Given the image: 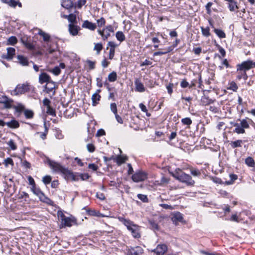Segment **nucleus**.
Returning a JSON list of instances; mask_svg holds the SVG:
<instances>
[{
    "instance_id": "1",
    "label": "nucleus",
    "mask_w": 255,
    "mask_h": 255,
    "mask_svg": "<svg viewBox=\"0 0 255 255\" xmlns=\"http://www.w3.org/2000/svg\"><path fill=\"white\" fill-rule=\"evenodd\" d=\"M172 176L180 182L185 183L187 186H193L195 181L192 179V177L187 174L183 172L180 169H175Z\"/></svg>"
},
{
    "instance_id": "2",
    "label": "nucleus",
    "mask_w": 255,
    "mask_h": 255,
    "mask_svg": "<svg viewBox=\"0 0 255 255\" xmlns=\"http://www.w3.org/2000/svg\"><path fill=\"white\" fill-rule=\"evenodd\" d=\"M119 220L123 223L131 232L132 236L135 238L140 237L139 226L134 224L131 221L122 217H119Z\"/></svg>"
},
{
    "instance_id": "3",
    "label": "nucleus",
    "mask_w": 255,
    "mask_h": 255,
    "mask_svg": "<svg viewBox=\"0 0 255 255\" xmlns=\"http://www.w3.org/2000/svg\"><path fill=\"white\" fill-rule=\"evenodd\" d=\"M57 216L61 220V224L62 227H70L73 225L76 224V220L75 218L65 216L61 211L57 212Z\"/></svg>"
},
{
    "instance_id": "4",
    "label": "nucleus",
    "mask_w": 255,
    "mask_h": 255,
    "mask_svg": "<svg viewBox=\"0 0 255 255\" xmlns=\"http://www.w3.org/2000/svg\"><path fill=\"white\" fill-rule=\"evenodd\" d=\"M48 164L54 172L61 173L63 175H65V173H69L68 169L67 168H66L56 162L48 160Z\"/></svg>"
},
{
    "instance_id": "5",
    "label": "nucleus",
    "mask_w": 255,
    "mask_h": 255,
    "mask_svg": "<svg viewBox=\"0 0 255 255\" xmlns=\"http://www.w3.org/2000/svg\"><path fill=\"white\" fill-rule=\"evenodd\" d=\"M29 86L28 83L18 84L14 90L11 91V94L15 96L23 94L29 91Z\"/></svg>"
},
{
    "instance_id": "6",
    "label": "nucleus",
    "mask_w": 255,
    "mask_h": 255,
    "mask_svg": "<svg viewBox=\"0 0 255 255\" xmlns=\"http://www.w3.org/2000/svg\"><path fill=\"white\" fill-rule=\"evenodd\" d=\"M253 67H255V62H254L252 60H247L237 65V71H246Z\"/></svg>"
},
{
    "instance_id": "7",
    "label": "nucleus",
    "mask_w": 255,
    "mask_h": 255,
    "mask_svg": "<svg viewBox=\"0 0 255 255\" xmlns=\"http://www.w3.org/2000/svg\"><path fill=\"white\" fill-rule=\"evenodd\" d=\"M147 178V174L142 171H139L135 172L132 176V179L134 182H139L145 180Z\"/></svg>"
},
{
    "instance_id": "8",
    "label": "nucleus",
    "mask_w": 255,
    "mask_h": 255,
    "mask_svg": "<svg viewBox=\"0 0 255 255\" xmlns=\"http://www.w3.org/2000/svg\"><path fill=\"white\" fill-rule=\"evenodd\" d=\"M13 102L12 100L5 96H2L0 97V103L2 104L5 108L9 109L12 108Z\"/></svg>"
},
{
    "instance_id": "9",
    "label": "nucleus",
    "mask_w": 255,
    "mask_h": 255,
    "mask_svg": "<svg viewBox=\"0 0 255 255\" xmlns=\"http://www.w3.org/2000/svg\"><path fill=\"white\" fill-rule=\"evenodd\" d=\"M6 53H3L1 55V58L9 60L13 58V56L15 55V50L13 47H8L6 49Z\"/></svg>"
},
{
    "instance_id": "10",
    "label": "nucleus",
    "mask_w": 255,
    "mask_h": 255,
    "mask_svg": "<svg viewBox=\"0 0 255 255\" xmlns=\"http://www.w3.org/2000/svg\"><path fill=\"white\" fill-rule=\"evenodd\" d=\"M80 30L79 26L74 24L70 23L68 25V31L72 36H76L78 34L79 31Z\"/></svg>"
},
{
    "instance_id": "11",
    "label": "nucleus",
    "mask_w": 255,
    "mask_h": 255,
    "mask_svg": "<svg viewBox=\"0 0 255 255\" xmlns=\"http://www.w3.org/2000/svg\"><path fill=\"white\" fill-rule=\"evenodd\" d=\"M135 91L138 92H143L145 91L144 85L138 78H136L134 81Z\"/></svg>"
},
{
    "instance_id": "12",
    "label": "nucleus",
    "mask_w": 255,
    "mask_h": 255,
    "mask_svg": "<svg viewBox=\"0 0 255 255\" xmlns=\"http://www.w3.org/2000/svg\"><path fill=\"white\" fill-rule=\"evenodd\" d=\"M167 247L164 244L159 245L153 251L157 255H163L167 251Z\"/></svg>"
},
{
    "instance_id": "13",
    "label": "nucleus",
    "mask_w": 255,
    "mask_h": 255,
    "mask_svg": "<svg viewBox=\"0 0 255 255\" xmlns=\"http://www.w3.org/2000/svg\"><path fill=\"white\" fill-rule=\"evenodd\" d=\"M82 27L94 31L96 29L97 25L95 23H92L87 20H85L82 23Z\"/></svg>"
},
{
    "instance_id": "14",
    "label": "nucleus",
    "mask_w": 255,
    "mask_h": 255,
    "mask_svg": "<svg viewBox=\"0 0 255 255\" xmlns=\"http://www.w3.org/2000/svg\"><path fill=\"white\" fill-rule=\"evenodd\" d=\"M50 77L46 73H42L39 76V82L42 84L48 83L50 81Z\"/></svg>"
},
{
    "instance_id": "15",
    "label": "nucleus",
    "mask_w": 255,
    "mask_h": 255,
    "mask_svg": "<svg viewBox=\"0 0 255 255\" xmlns=\"http://www.w3.org/2000/svg\"><path fill=\"white\" fill-rule=\"evenodd\" d=\"M38 34L41 36L43 38V40L46 43L48 42L50 40V35L40 29H38Z\"/></svg>"
},
{
    "instance_id": "16",
    "label": "nucleus",
    "mask_w": 255,
    "mask_h": 255,
    "mask_svg": "<svg viewBox=\"0 0 255 255\" xmlns=\"http://www.w3.org/2000/svg\"><path fill=\"white\" fill-rule=\"evenodd\" d=\"M101 90H97L96 92L93 94L92 96V105L94 106H96L98 101L100 100L101 96L99 94Z\"/></svg>"
},
{
    "instance_id": "17",
    "label": "nucleus",
    "mask_w": 255,
    "mask_h": 255,
    "mask_svg": "<svg viewBox=\"0 0 255 255\" xmlns=\"http://www.w3.org/2000/svg\"><path fill=\"white\" fill-rule=\"evenodd\" d=\"M5 125L10 128H17L19 127V124L18 121L12 119L9 122L5 123Z\"/></svg>"
},
{
    "instance_id": "18",
    "label": "nucleus",
    "mask_w": 255,
    "mask_h": 255,
    "mask_svg": "<svg viewBox=\"0 0 255 255\" xmlns=\"http://www.w3.org/2000/svg\"><path fill=\"white\" fill-rule=\"evenodd\" d=\"M2 2L8 5L9 6L14 8L18 4L19 7L21 6V4L15 0H1Z\"/></svg>"
},
{
    "instance_id": "19",
    "label": "nucleus",
    "mask_w": 255,
    "mask_h": 255,
    "mask_svg": "<svg viewBox=\"0 0 255 255\" xmlns=\"http://www.w3.org/2000/svg\"><path fill=\"white\" fill-rule=\"evenodd\" d=\"M17 59L18 62L22 66H26L28 65V61L26 57L22 55H18Z\"/></svg>"
},
{
    "instance_id": "20",
    "label": "nucleus",
    "mask_w": 255,
    "mask_h": 255,
    "mask_svg": "<svg viewBox=\"0 0 255 255\" xmlns=\"http://www.w3.org/2000/svg\"><path fill=\"white\" fill-rule=\"evenodd\" d=\"M214 100L209 99L207 97H203L201 100V103L203 106H207L213 103Z\"/></svg>"
},
{
    "instance_id": "21",
    "label": "nucleus",
    "mask_w": 255,
    "mask_h": 255,
    "mask_svg": "<svg viewBox=\"0 0 255 255\" xmlns=\"http://www.w3.org/2000/svg\"><path fill=\"white\" fill-rule=\"evenodd\" d=\"M62 6L67 9H69L73 6V3L71 0H62Z\"/></svg>"
},
{
    "instance_id": "22",
    "label": "nucleus",
    "mask_w": 255,
    "mask_h": 255,
    "mask_svg": "<svg viewBox=\"0 0 255 255\" xmlns=\"http://www.w3.org/2000/svg\"><path fill=\"white\" fill-rule=\"evenodd\" d=\"M68 172L65 173L64 175L67 176L68 178H71L73 181H78L80 179L79 174L75 175L72 172L68 170Z\"/></svg>"
},
{
    "instance_id": "23",
    "label": "nucleus",
    "mask_w": 255,
    "mask_h": 255,
    "mask_svg": "<svg viewBox=\"0 0 255 255\" xmlns=\"http://www.w3.org/2000/svg\"><path fill=\"white\" fill-rule=\"evenodd\" d=\"M31 190L33 193V194H34L39 197V199H40V197H41L43 195V193L41 192L39 188H37L36 187V186H31Z\"/></svg>"
},
{
    "instance_id": "24",
    "label": "nucleus",
    "mask_w": 255,
    "mask_h": 255,
    "mask_svg": "<svg viewBox=\"0 0 255 255\" xmlns=\"http://www.w3.org/2000/svg\"><path fill=\"white\" fill-rule=\"evenodd\" d=\"M234 127L235 128L234 129V132H236L238 134L244 133L245 132V129L243 128L239 124L236 123L234 125Z\"/></svg>"
},
{
    "instance_id": "25",
    "label": "nucleus",
    "mask_w": 255,
    "mask_h": 255,
    "mask_svg": "<svg viewBox=\"0 0 255 255\" xmlns=\"http://www.w3.org/2000/svg\"><path fill=\"white\" fill-rule=\"evenodd\" d=\"M228 7L231 11H236L239 8L235 1L228 3Z\"/></svg>"
},
{
    "instance_id": "26",
    "label": "nucleus",
    "mask_w": 255,
    "mask_h": 255,
    "mask_svg": "<svg viewBox=\"0 0 255 255\" xmlns=\"http://www.w3.org/2000/svg\"><path fill=\"white\" fill-rule=\"evenodd\" d=\"M39 200L44 202L45 203L48 205H53L54 202L53 201H52L51 199H50L49 198L46 197L45 195L43 194V195L40 197V198Z\"/></svg>"
},
{
    "instance_id": "27",
    "label": "nucleus",
    "mask_w": 255,
    "mask_h": 255,
    "mask_svg": "<svg viewBox=\"0 0 255 255\" xmlns=\"http://www.w3.org/2000/svg\"><path fill=\"white\" fill-rule=\"evenodd\" d=\"M17 42V39L15 36H11L9 37L6 41V44L8 45H14Z\"/></svg>"
},
{
    "instance_id": "28",
    "label": "nucleus",
    "mask_w": 255,
    "mask_h": 255,
    "mask_svg": "<svg viewBox=\"0 0 255 255\" xmlns=\"http://www.w3.org/2000/svg\"><path fill=\"white\" fill-rule=\"evenodd\" d=\"M55 87V83L52 80H50L46 85V89L47 92H51Z\"/></svg>"
},
{
    "instance_id": "29",
    "label": "nucleus",
    "mask_w": 255,
    "mask_h": 255,
    "mask_svg": "<svg viewBox=\"0 0 255 255\" xmlns=\"http://www.w3.org/2000/svg\"><path fill=\"white\" fill-rule=\"evenodd\" d=\"M230 180L229 181H226L225 182V184L226 185H231L233 184L235 180L238 179V176L234 174H231L230 175Z\"/></svg>"
},
{
    "instance_id": "30",
    "label": "nucleus",
    "mask_w": 255,
    "mask_h": 255,
    "mask_svg": "<svg viewBox=\"0 0 255 255\" xmlns=\"http://www.w3.org/2000/svg\"><path fill=\"white\" fill-rule=\"evenodd\" d=\"M116 37L117 39L121 42L124 41L126 39L125 35L123 32L120 31L116 32Z\"/></svg>"
},
{
    "instance_id": "31",
    "label": "nucleus",
    "mask_w": 255,
    "mask_h": 255,
    "mask_svg": "<svg viewBox=\"0 0 255 255\" xmlns=\"http://www.w3.org/2000/svg\"><path fill=\"white\" fill-rule=\"evenodd\" d=\"M108 80L110 82H113L117 80V74L116 72H112L110 73L108 77Z\"/></svg>"
},
{
    "instance_id": "32",
    "label": "nucleus",
    "mask_w": 255,
    "mask_h": 255,
    "mask_svg": "<svg viewBox=\"0 0 255 255\" xmlns=\"http://www.w3.org/2000/svg\"><path fill=\"white\" fill-rule=\"evenodd\" d=\"M214 31L219 38H224L226 37V34L222 30L214 28Z\"/></svg>"
},
{
    "instance_id": "33",
    "label": "nucleus",
    "mask_w": 255,
    "mask_h": 255,
    "mask_svg": "<svg viewBox=\"0 0 255 255\" xmlns=\"http://www.w3.org/2000/svg\"><path fill=\"white\" fill-rule=\"evenodd\" d=\"M173 50V48L172 47H169L167 49H165L164 51H157L154 53V56H158L161 55L163 54H166Z\"/></svg>"
},
{
    "instance_id": "34",
    "label": "nucleus",
    "mask_w": 255,
    "mask_h": 255,
    "mask_svg": "<svg viewBox=\"0 0 255 255\" xmlns=\"http://www.w3.org/2000/svg\"><path fill=\"white\" fill-rule=\"evenodd\" d=\"M103 49V45L101 43H97L95 44L94 50L96 51L97 54H99Z\"/></svg>"
},
{
    "instance_id": "35",
    "label": "nucleus",
    "mask_w": 255,
    "mask_h": 255,
    "mask_svg": "<svg viewBox=\"0 0 255 255\" xmlns=\"http://www.w3.org/2000/svg\"><path fill=\"white\" fill-rule=\"evenodd\" d=\"M127 159L128 158L127 156H118L116 159L117 163L118 165H121V164L125 162Z\"/></svg>"
},
{
    "instance_id": "36",
    "label": "nucleus",
    "mask_w": 255,
    "mask_h": 255,
    "mask_svg": "<svg viewBox=\"0 0 255 255\" xmlns=\"http://www.w3.org/2000/svg\"><path fill=\"white\" fill-rule=\"evenodd\" d=\"M243 143V141L242 140H237L234 141H232L231 143V145L233 148H236L238 147H241L242 146V144Z\"/></svg>"
},
{
    "instance_id": "37",
    "label": "nucleus",
    "mask_w": 255,
    "mask_h": 255,
    "mask_svg": "<svg viewBox=\"0 0 255 255\" xmlns=\"http://www.w3.org/2000/svg\"><path fill=\"white\" fill-rule=\"evenodd\" d=\"M201 29L202 33L204 36L208 37L210 35V28L209 27L206 28L201 27Z\"/></svg>"
},
{
    "instance_id": "38",
    "label": "nucleus",
    "mask_w": 255,
    "mask_h": 255,
    "mask_svg": "<svg viewBox=\"0 0 255 255\" xmlns=\"http://www.w3.org/2000/svg\"><path fill=\"white\" fill-rule=\"evenodd\" d=\"M239 74L237 76V78L239 80L243 78L245 80H246L248 78V76L246 71H239Z\"/></svg>"
},
{
    "instance_id": "39",
    "label": "nucleus",
    "mask_w": 255,
    "mask_h": 255,
    "mask_svg": "<svg viewBox=\"0 0 255 255\" xmlns=\"http://www.w3.org/2000/svg\"><path fill=\"white\" fill-rule=\"evenodd\" d=\"M246 163L250 167H254L255 163L254 160L251 157H248L245 160Z\"/></svg>"
},
{
    "instance_id": "40",
    "label": "nucleus",
    "mask_w": 255,
    "mask_h": 255,
    "mask_svg": "<svg viewBox=\"0 0 255 255\" xmlns=\"http://www.w3.org/2000/svg\"><path fill=\"white\" fill-rule=\"evenodd\" d=\"M24 115L27 119H31L33 117L34 113L31 110H25L24 111Z\"/></svg>"
},
{
    "instance_id": "41",
    "label": "nucleus",
    "mask_w": 255,
    "mask_h": 255,
    "mask_svg": "<svg viewBox=\"0 0 255 255\" xmlns=\"http://www.w3.org/2000/svg\"><path fill=\"white\" fill-rule=\"evenodd\" d=\"M22 43L28 49L33 50L34 49V46L32 43L27 41H22Z\"/></svg>"
},
{
    "instance_id": "42",
    "label": "nucleus",
    "mask_w": 255,
    "mask_h": 255,
    "mask_svg": "<svg viewBox=\"0 0 255 255\" xmlns=\"http://www.w3.org/2000/svg\"><path fill=\"white\" fill-rule=\"evenodd\" d=\"M104 32H105V30H104V29L103 30H98V32L99 33V34L100 35H101V36L102 37L103 39L104 40H106L109 36H110V33H109V32H107V33L104 34Z\"/></svg>"
},
{
    "instance_id": "43",
    "label": "nucleus",
    "mask_w": 255,
    "mask_h": 255,
    "mask_svg": "<svg viewBox=\"0 0 255 255\" xmlns=\"http://www.w3.org/2000/svg\"><path fill=\"white\" fill-rule=\"evenodd\" d=\"M238 88V87L236 83L234 82H232L229 84L228 89L232 90L233 91H236Z\"/></svg>"
},
{
    "instance_id": "44",
    "label": "nucleus",
    "mask_w": 255,
    "mask_h": 255,
    "mask_svg": "<svg viewBox=\"0 0 255 255\" xmlns=\"http://www.w3.org/2000/svg\"><path fill=\"white\" fill-rule=\"evenodd\" d=\"M3 164L5 167H7L8 165L13 166L14 163L12 159L11 158L8 157L4 160Z\"/></svg>"
},
{
    "instance_id": "45",
    "label": "nucleus",
    "mask_w": 255,
    "mask_h": 255,
    "mask_svg": "<svg viewBox=\"0 0 255 255\" xmlns=\"http://www.w3.org/2000/svg\"><path fill=\"white\" fill-rule=\"evenodd\" d=\"M12 107L17 112H21L24 109V106L21 104H18L17 105L12 106Z\"/></svg>"
},
{
    "instance_id": "46",
    "label": "nucleus",
    "mask_w": 255,
    "mask_h": 255,
    "mask_svg": "<svg viewBox=\"0 0 255 255\" xmlns=\"http://www.w3.org/2000/svg\"><path fill=\"white\" fill-rule=\"evenodd\" d=\"M181 122L184 125L190 126L192 124V121L190 118H185L181 120Z\"/></svg>"
},
{
    "instance_id": "47",
    "label": "nucleus",
    "mask_w": 255,
    "mask_h": 255,
    "mask_svg": "<svg viewBox=\"0 0 255 255\" xmlns=\"http://www.w3.org/2000/svg\"><path fill=\"white\" fill-rule=\"evenodd\" d=\"M7 145L9 146L11 149L14 150H15L17 148V146L14 143V141L12 139L9 140L7 143Z\"/></svg>"
},
{
    "instance_id": "48",
    "label": "nucleus",
    "mask_w": 255,
    "mask_h": 255,
    "mask_svg": "<svg viewBox=\"0 0 255 255\" xmlns=\"http://www.w3.org/2000/svg\"><path fill=\"white\" fill-rule=\"evenodd\" d=\"M97 23L98 27H102L105 25L106 20L104 17H102L100 19L97 20Z\"/></svg>"
},
{
    "instance_id": "49",
    "label": "nucleus",
    "mask_w": 255,
    "mask_h": 255,
    "mask_svg": "<svg viewBox=\"0 0 255 255\" xmlns=\"http://www.w3.org/2000/svg\"><path fill=\"white\" fill-rule=\"evenodd\" d=\"M50 71L56 76L58 75L61 73V70L58 66L55 67L53 69L50 70Z\"/></svg>"
},
{
    "instance_id": "50",
    "label": "nucleus",
    "mask_w": 255,
    "mask_h": 255,
    "mask_svg": "<svg viewBox=\"0 0 255 255\" xmlns=\"http://www.w3.org/2000/svg\"><path fill=\"white\" fill-rule=\"evenodd\" d=\"M51 181V177L49 175H46L42 178V182L46 185L48 184Z\"/></svg>"
},
{
    "instance_id": "51",
    "label": "nucleus",
    "mask_w": 255,
    "mask_h": 255,
    "mask_svg": "<svg viewBox=\"0 0 255 255\" xmlns=\"http://www.w3.org/2000/svg\"><path fill=\"white\" fill-rule=\"evenodd\" d=\"M46 113L51 116H55V110L51 106L46 108Z\"/></svg>"
},
{
    "instance_id": "52",
    "label": "nucleus",
    "mask_w": 255,
    "mask_h": 255,
    "mask_svg": "<svg viewBox=\"0 0 255 255\" xmlns=\"http://www.w3.org/2000/svg\"><path fill=\"white\" fill-rule=\"evenodd\" d=\"M87 2L86 0H78L76 7L78 9H80L82 8V7Z\"/></svg>"
},
{
    "instance_id": "53",
    "label": "nucleus",
    "mask_w": 255,
    "mask_h": 255,
    "mask_svg": "<svg viewBox=\"0 0 255 255\" xmlns=\"http://www.w3.org/2000/svg\"><path fill=\"white\" fill-rule=\"evenodd\" d=\"M68 20L71 22L72 24L73 23H74L76 20V16L75 14H74L73 13H71L69 14Z\"/></svg>"
},
{
    "instance_id": "54",
    "label": "nucleus",
    "mask_w": 255,
    "mask_h": 255,
    "mask_svg": "<svg viewBox=\"0 0 255 255\" xmlns=\"http://www.w3.org/2000/svg\"><path fill=\"white\" fill-rule=\"evenodd\" d=\"M240 125L244 129L248 128H249V125L247 120L245 119L241 121V123Z\"/></svg>"
},
{
    "instance_id": "55",
    "label": "nucleus",
    "mask_w": 255,
    "mask_h": 255,
    "mask_svg": "<svg viewBox=\"0 0 255 255\" xmlns=\"http://www.w3.org/2000/svg\"><path fill=\"white\" fill-rule=\"evenodd\" d=\"M138 198L143 202H147L148 198L146 195L139 194L137 195Z\"/></svg>"
},
{
    "instance_id": "56",
    "label": "nucleus",
    "mask_w": 255,
    "mask_h": 255,
    "mask_svg": "<svg viewBox=\"0 0 255 255\" xmlns=\"http://www.w3.org/2000/svg\"><path fill=\"white\" fill-rule=\"evenodd\" d=\"M191 173L194 176H198L201 175L200 171L196 169L192 168L190 169Z\"/></svg>"
},
{
    "instance_id": "57",
    "label": "nucleus",
    "mask_w": 255,
    "mask_h": 255,
    "mask_svg": "<svg viewBox=\"0 0 255 255\" xmlns=\"http://www.w3.org/2000/svg\"><path fill=\"white\" fill-rule=\"evenodd\" d=\"M110 109L115 115L117 114V107L116 103H112L110 105Z\"/></svg>"
},
{
    "instance_id": "58",
    "label": "nucleus",
    "mask_w": 255,
    "mask_h": 255,
    "mask_svg": "<svg viewBox=\"0 0 255 255\" xmlns=\"http://www.w3.org/2000/svg\"><path fill=\"white\" fill-rule=\"evenodd\" d=\"M87 148L89 152H93L95 150V147L93 144L88 143L87 145Z\"/></svg>"
},
{
    "instance_id": "59",
    "label": "nucleus",
    "mask_w": 255,
    "mask_h": 255,
    "mask_svg": "<svg viewBox=\"0 0 255 255\" xmlns=\"http://www.w3.org/2000/svg\"><path fill=\"white\" fill-rule=\"evenodd\" d=\"M79 177L82 180H86L89 179L90 176L87 173H83L79 174Z\"/></svg>"
},
{
    "instance_id": "60",
    "label": "nucleus",
    "mask_w": 255,
    "mask_h": 255,
    "mask_svg": "<svg viewBox=\"0 0 255 255\" xmlns=\"http://www.w3.org/2000/svg\"><path fill=\"white\" fill-rule=\"evenodd\" d=\"M149 223H150L152 229L156 230H158V226L157 224H156L154 221H149Z\"/></svg>"
},
{
    "instance_id": "61",
    "label": "nucleus",
    "mask_w": 255,
    "mask_h": 255,
    "mask_svg": "<svg viewBox=\"0 0 255 255\" xmlns=\"http://www.w3.org/2000/svg\"><path fill=\"white\" fill-rule=\"evenodd\" d=\"M104 30H105L106 33L107 32L110 33V32H113L114 31L113 27L111 25L106 26V27L104 29Z\"/></svg>"
},
{
    "instance_id": "62",
    "label": "nucleus",
    "mask_w": 255,
    "mask_h": 255,
    "mask_svg": "<svg viewBox=\"0 0 255 255\" xmlns=\"http://www.w3.org/2000/svg\"><path fill=\"white\" fill-rule=\"evenodd\" d=\"M108 46L109 47H110V49H115V48L118 46V45H117V44H116L113 41H109L108 42V44H107Z\"/></svg>"
},
{
    "instance_id": "63",
    "label": "nucleus",
    "mask_w": 255,
    "mask_h": 255,
    "mask_svg": "<svg viewBox=\"0 0 255 255\" xmlns=\"http://www.w3.org/2000/svg\"><path fill=\"white\" fill-rule=\"evenodd\" d=\"M182 88H185L189 86L188 82L186 80H183L180 83Z\"/></svg>"
},
{
    "instance_id": "64",
    "label": "nucleus",
    "mask_w": 255,
    "mask_h": 255,
    "mask_svg": "<svg viewBox=\"0 0 255 255\" xmlns=\"http://www.w3.org/2000/svg\"><path fill=\"white\" fill-rule=\"evenodd\" d=\"M87 64L89 67V68L90 69H93L95 68V62L88 60L87 61Z\"/></svg>"
}]
</instances>
